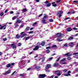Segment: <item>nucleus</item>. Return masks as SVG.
I'll list each match as a JSON object with an SVG mask.
<instances>
[{
    "instance_id": "473e14b6",
    "label": "nucleus",
    "mask_w": 78,
    "mask_h": 78,
    "mask_svg": "<svg viewBox=\"0 0 78 78\" xmlns=\"http://www.w3.org/2000/svg\"><path fill=\"white\" fill-rule=\"evenodd\" d=\"M49 21L50 22H52L53 21V20L50 19L49 20Z\"/></svg>"
},
{
    "instance_id": "7c9ffc66",
    "label": "nucleus",
    "mask_w": 78,
    "mask_h": 78,
    "mask_svg": "<svg viewBox=\"0 0 78 78\" xmlns=\"http://www.w3.org/2000/svg\"><path fill=\"white\" fill-rule=\"evenodd\" d=\"M5 26H6V25H4V26H3L1 27L0 28V30H2V29H3V28H4V27H5Z\"/></svg>"
},
{
    "instance_id": "09e8293b",
    "label": "nucleus",
    "mask_w": 78,
    "mask_h": 78,
    "mask_svg": "<svg viewBox=\"0 0 78 78\" xmlns=\"http://www.w3.org/2000/svg\"><path fill=\"white\" fill-rule=\"evenodd\" d=\"M10 64V66H14V65L15 64V63H12V64Z\"/></svg>"
},
{
    "instance_id": "b1692460",
    "label": "nucleus",
    "mask_w": 78,
    "mask_h": 78,
    "mask_svg": "<svg viewBox=\"0 0 78 78\" xmlns=\"http://www.w3.org/2000/svg\"><path fill=\"white\" fill-rule=\"evenodd\" d=\"M66 59L65 58H64L62 59L61 60L60 62H59L60 63H61V61H65V60H66Z\"/></svg>"
},
{
    "instance_id": "8fccbe9b",
    "label": "nucleus",
    "mask_w": 78,
    "mask_h": 78,
    "mask_svg": "<svg viewBox=\"0 0 78 78\" xmlns=\"http://www.w3.org/2000/svg\"><path fill=\"white\" fill-rule=\"evenodd\" d=\"M71 13L72 14H74V13H75V12H74V11H72L71 12Z\"/></svg>"
},
{
    "instance_id": "f704fd0d",
    "label": "nucleus",
    "mask_w": 78,
    "mask_h": 78,
    "mask_svg": "<svg viewBox=\"0 0 78 78\" xmlns=\"http://www.w3.org/2000/svg\"><path fill=\"white\" fill-rule=\"evenodd\" d=\"M4 13L3 12H2L0 13V16H3V15L4 14Z\"/></svg>"
},
{
    "instance_id": "393cba45",
    "label": "nucleus",
    "mask_w": 78,
    "mask_h": 78,
    "mask_svg": "<svg viewBox=\"0 0 78 78\" xmlns=\"http://www.w3.org/2000/svg\"><path fill=\"white\" fill-rule=\"evenodd\" d=\"M26 35H27L26 34H23L21 35V37H24V36H26Z\"/></svg>"
},
{
    "instance_id": "e2e57ef3",
    "label": "nucleus",
    "mask_w": 78,
    "mask_h": 78,
    "mask_svg": "<svg viewBox=\"0 0 78 78\" xmlns=\"http://www.w3.org/2000/svg\"><path fill=\"white\" fill-rule=\"evenodd\" d=\"M7 39H6V38H4L3 39V41H6V40H7Z\"/></svg>"
},
{
    "instance_id": "13d9d810",
    "label": "nucleus",
    "mask_w": 78,
    "mask_h": 78,
    "mask_svg": "<svg viewBox=\"0 0 78 78\" xmlns=\"http://www.w3.org/2000/svg\"><path fill=\"white\" fill-rule=\"evenodd\" d=\"M61 2V0H58L57 1V3H59Z\"/></svg>"
},
{
    "instance_id": "f8f14e48",
    "label": "nucleus",
    "mask_w": 78,
    "mask_h": 78,
    "mask_svg": "<svg viewBox=\"0 0 78 78\" xmlns=\"http://www.w3.org/2000/svg\"><path fill=\"white\" fill-rule=\"evenodd\" d=\"M52 5L53 6H54V7H56V4H55V2H54L51 3Z\"/></svg>"
},
{
    "instance_id": "bb28decb",
    "label": "nucleus",
    "mask_w": 78,
    "mask_h": 78,
    "mask_svg": "<svg viewBox=\"0 0 78 78\" xmlns=\"http://www.w3.org/2000/svg\"><path fill=\"white\" fill-rule=\"evenodd\" d=\"M10 66H11V65L10 64H9L6 66L7 68H9V67H10Z\"/></svg>"
},
{
    "instance_id": "338daca9",
    "label": "nucleus",
    "mask_w": 78,
    "mask_h": 78,
    "mask_svg": "<svg viewBox=\"0 0 78 78\" xmlns=\"http://www.w3.org/2000/svg\"><path fill=\"white\" fill-rule=\"evenodd\" d=\"M16 45H14V46L13 47V48H16Z\"/></svg>"
},
{
    "instance_id": "39448f33",
    "label": "nucleus",
    "mask_w": 78,
    "mask_h": 78,
    "mask_svg": "<svg viewBox=\"0 0 78 78\" xmlns=\"http://www.w3.org/2000/svg\"><path fill=\"white\" fill-rule=\"evenodd\" d=\"M22 21H20V20L19 19H17L16 20V23H22Z\"/></svg>"
},
{
    "instance_id": "c03bdc74",
    "label": "nucleus",
    "mask_w": 78,
    "mask_h": 78,
    "mask_svg": "<svg viewBox=\"0 0 78 78\" xmlns=\"http://www.w3.org/2000/svg\"><path fill=\"white\" fill-rule=\"evenodd\" d=\"M16 73V71L14 72L11 75L12 76V75H14V74H15V73Z\"/></svg>"
},
{
    "instance_id": "7ed1b4c3",
    "label": "nucleus",
    "mask_w": 78,
    "mask_h": 78,
    "mask_svg": "<svg viewBox=\"0 0 78 78\" xmlns=\"http://www.w3.org/2000/svg\"><path fill=\"white\" fill-rule=\"evenodd\" d=\"M61 73V72L59 71H55V73L56 75H57V76H60L61 74L60 73Z\"/></svg>"
},
{
    "instance_id": "a878e982",
    "label": "nucleus",
    "mask_w": 78,
    "mask_h": 78,
    "mask_svg": "<svg viewBox=\"0 0 78 78\" xmlns=\"http://www.w3.org/2000/svg\"><path fill=\"white\" fill-rule=\"evenodd\" d=\"M40 66H37L35 67V68L36 69H40Z\"/></svg>"
},
{
    "instance_id": "69168bd1",
    "label": "nucleus",
    "mask_w": 78,
    "mask_h": 78,
    "mask_svg": "<svg viewBox=\"0 0 78 78\" xmlns=\"http://www.w3.org/2000/svg\"><path fill=\"white\" fill-rule=\"evenodd\" d=\"M13 12H14L13 11H12L10 12V14H13Z\"/></svg>"
},
{
    "instance_id": "a211bd4d",
    "label": "nucleus",
    "mask_w": 78,
    "mask_h": 78,
    "mask_svg": "<svg viewBox=\"0 0 78 78\" xmlns=\"http://www.w3.org/2000/svg\"><path fill=\"white\" fill-rule=\"evenodd\" d=\"M51 6V3H49L47 4L46 5V7H49V6Z\"/></svg>"
},
{
    "instance_id": "4c0bfd02",
    "label": "nucleus",
    "mask_w": 78,
    "mask_h": 78,
    "mask_svg": "<svg viewBox=\"0 0 78 78\" xmlns=\"http://www.w3.org/2000/svg\"><path fill=\"white\" fill-rule=\"evenodd\" d=\"M48 17L47 16H44V17H43V19H46V18H47Z\"/></svg>"
},
{
    "instance_id": "f257e3e1",
    "label": "nucleus",
    "mask_w": 78,
    "mask_h": 78,
    "mask_svg": "<svg viewBox=\"0 0 78 78\" xmlns=\"http://www.w3.org/2000/svg\"><path fill=\"white\" fill-rule=\"evenodd\" d=\"M64 35H62L61 33H58L56 34V37H64Z\"/></svg>"
},
{
    "instance_id": "a19ab883",
    "label": "nucleus",
    "mask_w": 78,
    "mask_h": 78,
    "mask_svg": "<svg viewBox=\"0 0 78 78\" xmlns=\"http://www.w3.org/2000/svg\"><path fill=\"white\" fill-rule=\"evenodd\" d=\"M23 27V25L22 24L20 26V28H22Z\"/></svg>"
},
{
    "instance_id": "e433bc0d",
    "label": "nucleus",
    "mask_w": 78,
    "mask_h": 78,
    "mask_svg": "<svg viewBox=\"0 0 78 78\" xmlns=\"http://www.w3.org/2000/svg\"><path fill=\"white\" fill-rule=\"evenodd\" d=\"M50 52V50L48 49L46 51V53H48Z\"/></svg>"
},
{
    "instance_id": "052dcab7",
    "label": "nucleus",
    "mask_w": 78,
    "mask_h": 78,
    "mask_svg": "<svg viewBox=\"0 0 78 78\" xmlns=\"http://www.w3.org/2000/svg\"><path fill=\"white\" fill-rule=\"evenodd\" d=\"M15 27H19V25L17 24H15Z\"/></svg>"
},
{
    "instance_id": "bf43d9fd",
    "label": "nucleus",
    "mask_w": 78,
    "mask_h": 78,
    "mask_svg": "<svg viewBox=\"0 0 78 78\" xmlns=\"http://www.w3.org/2000/svg\"><path fill=\"white\" fill-rule=\"evenodd\" d=\"M71 59V58L70 57H68L67 58V60H68L69 61Z\"/></svg>"
},
{
    "instance_id": "864d4df0",
    "label": "nucleus",
    "mask_w": 78,
    "mask_h": 78,
    "mask_svg": "<svg viewBox=\"0 0 78 78\" xmlns=\"http://www.w3.org/2000/svg\"><path fill=\"white\" fill-rule=\"evenodd\" d=\"M46 71L47 72H50V70H49V69H46Z\"/></svg>"
},
{
    "instance_id": "603ef678",
    "label": "nucleus",
    "mask_w": 78,
    "mask_h": 78,
    "mask_svg": "<svg viewBox=\"0 0 78 78\" xmlns=\"http://www.w3.org/2000/svg\"><path fill=\"white\" fill-rule=\"evenodd\" d=\"M64 47H67V44H65L64 45Z\"/></svg>"
},
{
    "instance_id": "1a4fd4ad",
    "label": "nucleus",
    "mask_w": 78,
    "mask_h": 78,
    "mask_svg": "<svg viewBox=\"0 0 78 78\" xmlns=\"http://www.w3.org/2000/svg\"><path fill=\"white\" fill-rule=\"evenodd\" d=\"M39 46H37L35 47V48L33 49V50H37L39 49Z\"/></svg>"
},
{
    "instance_id": "2f4dec72",
    "label": "nucleus",
    "mask_w": 78,
    "mask_h": 78,
    "mask_svg": "<svg viewBox=\"0 0 78 78\" xmlns=\"http://www.w3.org/2000/svg\"><path fill=\"white\" fill-rule=\"evenodd\" d=\"M51 48L50 46H48L46 48V49H51Z\"/></svg>"
},
{
    "instance_id": "49530a36",
    "label": "nucleus",
    "mask_w": 78,
    "mask_h": 78,
    "mask_svg": "<svg viewBox=\"0 0 78 78\" xmlns=\"http://www.w3.org/2000/svg\"><path fill=\"white\" fill-rule=\"evenodd\" d=\"M36 24H37V22H35L33 24V26H34V25H35Z\"/></svg>"
},
{
    "instance_id": "6ab92c4d",
    "label": "nucleus",
    "mask_w": 78,
    "mask_h": 78,
    "mask_svg": "<svg viewBox=\"0 0 78 78\" xmlns=\"http://www.w3.org/2000/svg\"><path fill=\"white\" fill-rule=\"evenodd\" d=\"M67 31H70L72 30V29H71V28L70 27H68L67 29Z\"/></svg>"
},
{
    "instance_id": "6e6d98bb",
    "label": "nucleus",
    "mask_w": 78,
    "mask_h": 78,
    "mask_svg": "<svg viewBox=\"0 0 78 78\" xmlns=\"http://www.w3.org/2000/svg\"><path fill=\"white\" fill-rule=\"evenodd\" d=\"M42 16V14H40V15H39L38 16V17H41Z\"/></svg>"
},
{
    "instance_id": "4d7b16f0",
    "label": "nucleus",
    "mask_w": 78,
    "mask_h": 78,
    "mask_svg": "<svg viewBox=\"0 0 78 78\" xmlns=\"http://www.w3.org/2000/svg\"><path fill=\"white\" fill-rule=\"evenodd\" d=\"M31 68H29L27 69V70H28V71L30 70H31Z\"/></svg>"
},
{
    "instance_id": "9d476101",
    "label": "nucleus",
    "mask_w": 78,
    "mask_h": 78,
    "mask_svg": "<svg viewBox=\"0 0 78 78\" xmlns=\"http://www.w3.org/2000/svg\"><path fill=\"white\" fill-rule=\"evenodd\" d=\"M51 67V65L48 64L46 66V69H49Z\"/></svg>"
},
{
    "instance_id": "3c124183",
    "label": "nucleus",
    "mask_w": 78,
    "mask_h": 78,
    "mask_svg": "<svg viewBox=\"0 0 78 78\" xmlns=\"http://www.w3.org/2000/svg\"><path fill=\"white\" fill-rule=\"evenodd\" d=\"M20 76H24V74H20Z\"/></svg>"
},
{
    "instance_id": "cd10ccee",
    "label": "nucleus",
    "mask_w": 78,
    "mask_h": 78,
    "mask_svg": "<svg viewBox=\"0 0 78 78\" xmlns=\"http://www.w3.org/2000/svg\"><path fill=\"white\" fill-rule=\"evenodd\" d=\"M78 55V53H75L73 54V55H76V56H75V57H76V55Z\"/></svg>"
},
{
    "instance_id": "20e7f679",
    "label": "nucleus",
    "mask_w": 78,
    "mask_h": 78,
    "mask_svg": "<svg viewBox=\"0 0 78 78\" xmlns=\"http://www.w3.org/2000/svg\"><path fill=\"white\" fill-rule=\"evenodd\" d=\"M31 36H30L29 37H24V39L25 41H27V40H28L29 39H31Z\"/></svg>"
},
{
    "instance_id": "0eeeda50",
    "label": "nucleus",
    "mask_w": 78,
    "mask_h": 78,
    "mask_svg": "<svg viewBox=\"0 0 78 78\" xmlns=\"http://www.w3.org/2000/svg\"><path fill=\"white\" fill-rule=\"evenodd\" d=\"M39 61H40V60H41V62H44V60H45V57H42V58H40L39 59Z\"/></svg>"
},
{
    "instance_id": "f03ea898",
    "label": "nucleus",
    "mask_w": 78,
    "mask_h": 78,
    "mask_svg": "<svg viewBox=\"0 0 78 78\" xmlns=\"http://www.w3.org/2000/svg\"><path fill=\"white\" fill-rule=\"evenodd\" d=\"M69 47H72L74 46V45H75V44H74V42H71L69 44Z\"/></svg>"
},
{
    "instance_id": "ea45409f",
    "label": "nucleus",
    "mask_w": 78,
    "mask_h": 78,
    "mask_svg": "<svg viewBox=\"0 0 78 78\" xmlns=\"http://www.w3.org/2000/svg\"><path fill=\"white\" fill-rule=\"evenodd\" d=\"M29 34H32V33H33V31H30L28 32Z\"/></svg>"
},
{
    "instance_id": "ddd939ff",
    "label": "nucleus",
    "mask_w": 78,
    "mask_h": 78,
    "mask_svg": "<svg viewBox=\"0 0 78 78\" xmlns=\"http://www.w3.org/2000/svg\"><path fill=\"white\" fill-rule=\"evenodd\" d=\"M20 37L19 36V35L17 34L16 35V37L15 39H19Z\"/></svg>"
},
{
    "instance_id": "72a5a7b5",
    "label": "nucleus",
    "mask_w": 78,
    "mask_h": 78,
    "mask_svg": "<svg viewBox=\"0 0 78 78\" xmlns=\"http://www.w3.org/2000/svg\"><path fill=\"white\" fill-rule=\"evenodd\" d=\"M50 2L48 1H46L45 2H44L45 4H47L48 3Z\"/></svg>"
},
{
    "instance_id": "5701e85b",
    "label": "nucleus",
    "mask_w": 78,
    "mask_h": 78,
    "mask_svg": "<svg viewBox=\"0 0 78 78\" xmlns=\"http://www.w3.org/2000/svg\"><path fill=\"white\" fill-rule=\"evenodd\" d=\"M42 22L43 23H47V22H45V20H42Z\"/></svg>"
},
{
    "instance_id": "9b49d317",
    "label": "nucleus",
    "mask_w": 78,
    "mask_h": 78,
    "mask_svg": "<svg viewBox=\"0 0 78 78\" xmlns=\"http://www.w3.org/2000/svg\"><path fill=\"white\" fill-rule=\"evenodd\" d=\"M57 41H59V42H60L61 41H62V40H61L60 37L56 39Z\"/></svg>"
},
{
    "instance_id": "79ce46f5",
    "label": "nucleus",
    "mask_w": 78,
    "mask_h": 78,
    "mask_svg": "<svg viewBox=\"0 0 78 78\" xmlns=\"http://www.w3.org/2000/svg\"><path fill=\"white\" fill-rule=\"evenodd\" d=\"M26 29L27 30H30V27H26Z\"/></svg>"
},
{
    "instance_id": "58836bf2",
    "label": "nucleus",
    "mask_w": 78,
    "mask_h": 78,
    "mask_svg": "<svg viewBox=\"0 0 78 78\" xmlns=\"http://www.w3.org/2000/svg\"><path fill=\"white\" fill-rule=\"evenodd\" d=\"M14 44H12L11 45V47H12V48H13V47H14Z\"/></svg>"
},
{
    "instance_id": "423d86ee",
    "label": "nucleus",
    "mask_w": 78,
    "mask_h": 78,
    "mask_svg": "<svg viewBox=\"0 0 78 78\" xmlns=\"http://www.w3.org/2000/svg\"><path fill=\"white\" fill-rule=\"evenodd\" d=\"M39 76L41 78H44L46 76V75L45 74H40Z\"/></svg>"
},
{
    "instance_id": "4468645a",
    "label": "nucleus",
    "mask_w": 78,
    "mask_h": 78,
    "mask_svg": "<svg viewBox=\"0 0 78 78\" xmlns=\"http://www.w3.org/2000/svg\"><path fill=\"white\" fill-rule=\"evenodd\" d=\"M67 71H68V70L66 69L62 70V71L63 72V73H66Z\"/></svg>"
},
{
    "instance_id": "412c9836",
    "label": "nucleus",
    "mask_w": 78,
    "mask_h": 78,
    "mask_svg": "<svg viewBox=\"0 0 78 78\" xmlns=\"http://www.w3.org/2000/svg\"><path fill=\"white\" fill-rule=\"evenodd\" d=\"M73 39V38L72 37H70L68 38V40L69 41H71V40H72Z\"/></svg>"
},
{
    "instance_id": "c756f323",
    "label": "nucleus",
    "mask_w": 78,
    "mask_h": 78,
    "mask_svg": "<svg viewBox=\"0 0 78 78\" xmlns=\"http://www.w3.org/2000/svg\"><path fill=\"white\" fill-rule=\"evenodd\" d=\"M22 11H23V12H26V11H27V9H22Z\"/></svg>"
},
{
    "instance_id": "aec40b11",
    "label": "nucleus",
    "mask_w": 78,
    "mask_h": 78,
    "mask_svg": "<svg viewBox=\"0 0 78 78\" xmlns=\"http://www.w3.org/2000/svg\"><path fill=\"white\" fill-rule=\"evenodd\" d=\"M41 45L42 46H44V45H45V41H44L43 42H42L41 44Z\"/></svg>"
},
{
    "instance_id": "6e6552de",
    "label": "nucleus",
    "mask_w": 78,
    "mask_h": 78,
    "mask_svg": "<svg viewBox=\"0 0 78 78\" xmlns=\"http://www.w3.org/2000/svg\"><path fill=\"white\" fill-rule=\"evenodd\" d=\"M71 55H72V54L68 53L65 55L64 56H66V57H69V56H70Z\"/></svg>"
},
{
    "instance_id": "c9c22d12",
    "label": "nucleus",
    "mask_w": 78,
    "mask_h": 78,
    "mask_svg": "<svg viewBox=\"0 0 78 78\" xmlns=\"http://www.w3.org/2000/svg\"><path fill=\"white\" fill-rule=\"evenodd\" d=\"M22 45V44L21 43H20L18 44V46H20Z\"/></svg>"
},
{
    "instance_id": "5fc2aeb1",
    "label": "nucleus",
    "mask_w": 78,
    "mask_h": 78,
    "mask_svg": "<svg viewBox=\"0 0 78 78\" xmlns=\"http://www.w3.org/2000/svg\"><path fill=\"white\" fill-rule=\"evenodd\" d=\"M71 75L70 73H68L67 74V76H71Z\"/></svg>"
},
{
    "instance_id": "a18cd8bd",
    "label": "nucleus",
    "mask_w": 78,
    "mask_h": 78,
    "mask_svg": "<svg viewBox=\"0 0 78 78\" xmlns=\"http://www.w3.org/2000/svg\"><path fill=\"white\" fill-rule=\"evenodd\" d=\"M67 64V63H66V62H63V63H62V64Z\"/></svg>"
},
{
    "instance_id": "37998d69",
    "label": "nucleus",
    "mask_w": 78,
    "mask_h": 78,
    "mask_svg": "<svg viewBox=\"0 0 78 78\" xmlns=\"http://www.w3.org/2000/svg\"><path fill=\"white\" fill-rule=\"evenodd\" d=\"M73 30H78V29L75 28V27H74L73 28Z\"/></svg>"
},
{
    "instance_id": "2eb2a0df",
    "label": "nucleus",
    "mask_w": 78,
    "mask_h": 78,
    "mask_svg": "<svg viewBox=\"0 0 78 78\" xmlns=\"http://www.w3.org/2000/svg\"><path fill=\"white\" fill-rule=\"evenodd\" d=\"M11 73V71L8 70L7 72H6L5 73L4 75H6V74H8V73Z\"/></svg>"
},
{
    "instance_id": "de8ad7c7",
    "label": "nucleus",
    "mask_w": 78,
    "mask_h": 78,
    "mask_svg": "<svg viewBox=\"0 0 78 78\" xmlns=\"http://www.w3.org/2000/svg\"><path fill=\"white\" fill-rule=\"evenodd\" d=\"M70 19V18L69 17H67L66 18V19H64L65 20H67V19Z\"/></svg>"
},
{
    "instance_id": "4be33fe9",
    "label": "nucleus",
    "mask_w": 78,
    "mask_h": 78,
    "mask_svg": "<svg viewBox=\"0 0 78 78\" xmlns=\"http://www.w3.org/2000/svg\"><path fill=\"white\" fill-rule=\"evenodd\" d=\"M17 17H18V16H15L14 17H13L12 18V20H15L16 19Z\"/></svg>"
},
{
    "instance_id": "dca6fc26",
    "label": "nucleus",
    "mask_w": 78,
    "mask_h": 78,
    "mask_svg": "<svg viewBox=\"0 0 78 78\" xmlns=\"http://www.w3.org/2000/svg\"><path fill=\"white\" fill-rule=\"evenodd\" d=\"M54 67H56L58 66V63H55L53 65Z\"/></svg>"
},
{
    "instance_id": "774afa93",
    "label": "nucleus",
    "mask_w": 78,
    "mask_h": 78,
    "mask_svg": "<svg viewBox=\"0 0 78 78\" xmlns=\"http://www.w3.org/2000/svg\"><path fill=\"white\" fill-rule=\"evenodd\" d=\"M78 36V34H76L74 35V36Z\"/></svg>"
},
{
    "instance_id": "f3484780",
    "label": "nucleus",
    "mask_w": 78,
    "mask_h": 78,
    "mask_svg": "<svg viewBox=\"0 0 78 78\" xmlns=\"http://www.w3.org/2000/svg\"><path fill=\"white\" fill-rule=\"evenodd\" d=\"M57 47V46L56 45H53L52 46L51 48H56Z\"/></svg>"
},
{
    "instance_id": "c85d7f7f",
    "label": "nucleus",
    "mask_w": 78,
    "mask_h": 78,
    "mask_svg": "<svg viewBox=\"0 0 78 78\" xmlns=\"http://www.w3.org/2000/svg\"><path fill=\"white\" fill-rule=\"evenodd\" d=\"M62 11H60L58 12V14H62Z\"/></svg>"
},
{
    "instance_id": "0e129e2a",
    "label": "nucleus",
    "mask_w": 78,
    "mask_h": 78,
    "mask_svg": "<svg viewBox=\"0 0 78 78\" xmlns=\"http://www.w3.org/2000/svg\"><path fill=\"white\" fill-rule=\"evenodd\" d=\"M73 2L74 3H77V2H78V1H74Z\"/></svg>"
},
{
    "instance_id": "680f3d73",
    "label": "nucleus",
    "mask_w": 78,
    "mask_h": 78,
    "mask_svg": "<svg viewBox=\"0 0 78 78\" xmlns=\"http://www.w3.org/2000/svg\"><path fill=\"white\" fill-rule=\"evenodd\" d=\"M53 58V57H51V58H49V60H51V59H52Z\"/></svg>"
}]
</instances>
